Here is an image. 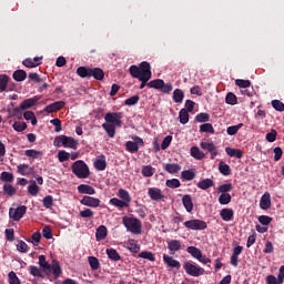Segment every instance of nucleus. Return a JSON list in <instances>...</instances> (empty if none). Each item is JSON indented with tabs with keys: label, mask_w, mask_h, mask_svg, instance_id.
<instances>
[{
	"label": "nucleus",
	"mask_w": 284,
	"mask_h": 284,
	"mask_svg": "<svg viewBox=\"0 0 284 284\" xmlns=\"http://www.w3.org/2000/svg\"><path fill=\"white\" fill-rule=\"evenodd\" d=\"M261 210H270L272 207V195L270 192H265L260 200Z\"/></svg>",
	"instance_id": "f3484780"
},
{
	"label": "nucleus",
	"mask_w": 284,
	"mask_h": 284,
	"mask_svg": "<svg viewBox=\"0 0 284 284\" xmlns=\"http://www.w3.org/2000/svg\"><path fill=\"white\" fill-rule=\"evenodd\" d=\"M9 284H21V281L19 280V276H17V273L14 271L9 272Z\"/></svg>",
	"instance_id": "e2e57ef3"
},
{
	"label": "nucleus",
	"mask_w": 284,
	"mask_h": 284,
	"mask_svg": "<svg viewBox=\"0 0 284 284\" xmlns=\"http://www.w3.org/2000/svg\"><path fill=\"white\" fill-rule=\"evenodd\" d=\"M191 156H193V159H196L197 161H203V159H205V153H203L201 149H199V146H192Z\"/></svg>",
	"instance_id": "7c9ffc66"
},
{
	"label": "nucleus",
	"mask_w": 284,
	"mask_h": 284,
	"mask_svg": "<svg viewBox=\"0 0 284 284\" xmlns=\"http://www.w3.org/2000/svg\"><path fill=\"white\" fill-rule=\"evenodd\" d=\"M196 123H207L210 121V115L207 113H199L195 116Z\"/></svg>",
	"instance_id": "680f3d73"
},
{
	"label": "nucleus",
	"mask_w": 284,
	"mask_h": 284,
	"mask_svg": "<svg viewBox=\"0 0 284 284\" xmlns=\"http://www.w3.org/2000/svg\"><path fill=\"white\" fill-rule=\"evenodd\" d=\"M225 152L229 156H234L235 159H243V151H241L240 149H232L227 146L225 149Z\"/></svg>",
	"instance_id": "473e14b6"
},
{
	"label": "nucleus",
	"mask_w": 284,
	"mask_h": 284,
	"mask_svg": "<svg viewBox=\"0 0 284 284\" xmlns=\"http://www.w3.org/2000/svg\"><path fill=\"white\" fill-rule=\"evenodd\" d=\"M183 270L189 276L199 277L203 276L205 274V268L192 263V262H185L183 264Z\"/></svg>",
	"instance_id": "423d86ee"
},
{
	"label": "nucleus",
	"mask_w": 284,
	"mask_h": 284,
	"mask_svg": "<svg viewBox=\"0 0 284 284\" xmlns=\"http://www.w3.org/2000/svg\"><path fill=\"white\" fill-rule=\"evenodd\" d=\"M42 203H43V207H45L47 210H50V207L54 205V197H52V195H47L43 197Z\"/></svg>",
	"instance_id": "603ef678"
},
{
	"label": "nucleus",
	"mask_w": 284,
	"mask_h": 284,
	"mask_svg": "<svg viewBox=\"0 0 284 284\" xmlns=\"http://www.w3.org/2000/svg\"><path fill=\"white\" fill-rule=\"evenodd\" d=\"M164 170L169 174H176L181 172V165L179 163H168L165 164Z\"/></svg>",
	"instance_id": "c85d7f7f"
},
{
	"label": "nucleus",
	"mask_w": 284,
	"mask_h": 284,
	"mask_svg": "<svg viewBox=\"0 0 284 284\" xmlns=\"http://www.w3.org/2000/svg\"><path fill=\"white\" fill-rule=\"evenodd\" d=\"M38 264L42 268V272H44L45 276H50V274H53L54 278H59V276H61V274L63 273V271L61 270V264H59V261L53 260L52 264H50L45 260V255L39 256Z\"/></svg>",
	"instance_id": "7ed1b4c3"
},
{
	"label": "nucleus",
	"mask_w": 284,
	"mask_h": 284,
	"mask_svg": "<svg viewBox=\"0 0 284 284\" xmlns=\"http://www.w3.org/2000/svg\"><path fill=\"white\" fill-rule=\"evenodd\" d=\"M71 170L78 179H88V176H90V168L83 160L75 161L72 164Z\"/></svg>",
	"instance_id": "39448f33"
},
{
	"label": "nucleus",
	"mask_w": 284,
	"mask_h": 284,
	"mask_svg": "<svg viewBox=\"0 0 284 284\" xmlns=\"http://www.w3.org/2000/svg\"><path fill=\"white\" fill-rule=\"evenodd\" d=\"M139 101H141V97L139 95H133L131 98H128L124 101V105H136V103H139Z\"/></svg>",
	"instance_id": "69168bd1"
},
{
	"label": "nucleus",
	"mask_w": 284,
	"mask_h": 284,
	"mask_svg": "<svg viewBox=\"0 0 284 284\" xmlns=\"http://www.w3.org/2000/svg\"><path fill=\"white\" fill-rule=\"evenodd\" d=\"M26 212H28V206L21 205L17 209L11 207L9 210V217L12 219V221H21L22 216H26Z\"/></svg>",
	"instance_id": "6e6552de"
},
{
	"label": "nucleus",
	"mask_w": 284,
	"mask_h": 284,
	"mask_svg": "<svg viewBox=\"0 0 284 284\" xmlns=\"http://www.w3.org/2000/svg\"><path fill=\"white\" fill-rule=\"evenodd\" d=\"M41 101V95H36L33 98L26 99L20 104V110H30V108H33L36 103H39Z\"/></svg>",
	"instance_id": "2eb2a0df"
},
{
	"label": "nucleus",
	"mask_w": 284,
	"mask_h": 284,
	"mask_svg": "<svg viewBox=\"0 0 284 284\" xmlns=\"http://www.w3.org/2000/svg\"><path fill=\"white\" fill-rule=\"evenodd\" d=\"M148 194H149L151 201H163L165 199V195L159 187H150L148 190Z\"/></svg>",
	"instance_id": "4468645a"
},
{
	"label": "nucleus",
	"mask_w": 284,
	"mask_h": 284,
	"mask_svg": "<svg viewBox=\"0 0 284 284\" xmlns=\"http://www.w3.org/2000/svg\"><path fill=\"white\" fill-rule=\"evenodd\" d=\"M110 203H111V205H114L115 207H121V209H123V207H130V204H128L126 202H124V201H122V200H119V199H116V197H112V199L110 200Z\"/></svg>",
	"instance_id": "a18cd8bd"
},
{
	"label": "nucleus",
	"mask_w": 284,
	"mask_h": 284,
	"mask_svg": "<svg viewBox=\"0 0 284 284\" xmlns=\"http://www.w3.org/2000/svg\"><path fill=\"white\" fill-rule=\"evenodd\" d=\"M139 258H144L146 261L154 262L156 261V257H154V253L150 251H143L139 254Z\"/></svg>",
	"instance_id": "49530a36"
},
{
	"label": "nucleus",
	"mask_w": 284,
	"mask_h": 284,
	"mask_svg": "<svg viewBox=\"0 0 284 284\" xmlns=\"http://www.w3.org/2000/svg\"><path fill=\"white\" fill-rule=\"evenodd\" d=\"M168 250L170 254L174 255L181 250V242L179 240H171L168 242Z\"/></svg>",
	"instance_id": "5701e85b"
},
{
	"label": "nucleus",
	"mask_w": 284,
	"mask_h": 284,
	"mask_svg": "<svg viewBox=\"0 0 284 284\" xmlns=\"http://www.w3.org/2000/svg\"><path fill=\"white\" fill-rule=\"evenodd\" d=\"M139 145H144V142L140 136H134L133 141L125 142L126 152L135 154V152H139Z\"/></svg>",
	"instance_id": "1a4fd4ad"
},
{
	"label": "nucleus",
	"mask_w": 284,
	"mask_h": 284,
	"mask_svg": "<svg viewBox=\"0 0 284 284\" xmlns=\"http://www.w3.org/2000/svg\"><path fill=\"white\" fill-rule=\"evenodd\" d=\"M183 99H185V93L181 89H175L173 91V101L174 103H183Z\"/></svg>",
	"instance_id": "f704fd0d"
},
{
	"label": "nucleus",
	"mask_w": 284,
	"mask_h": 284,
	"mask_svg": "<svg viewBox=\"0 0 284 284\" xmlns=\"http://www.w3.org/2000/svg\"><path fill=\"white\" fill-rule=\"evenodd\" d=\"M181 176L184 181H194L196 173L193 170H184L181 172Z\"/></svg>",
	"instance_id": "58836bf2"
},
{
	"label": "nucleus",
	"mask_w": 284,
	"mask_h": 284,
	"mask_svg": "<svg viewBox=\"0 0 284 284\" xmlns=\"http://www.w3.org/2000/svg\"><path fill=\"white\" fill-rule=\"evenodd\" d=\"M164 81L162 79H155L150 82H148V88H151L153 90H161Z\"/></svg>",
	"instance_id": "79ce46f5"
},
{
	"label": "nucleus",
	"mask_w": 284,
	"mask_h": 284,
	"mask_svg": "<svg viewBox=\"0 0 284 284\" xmlns=\"http://www.w3.org/2000/svg\"><path fill=\"white\" fill-rule=\"evenodd\" d=\"M225 102L227 103V105H236L239 103V99L234 93L229 92L226 94Z\"/></svg>",
	"instance_id": "de8ad7c7"
},
{
	"label": "nucleus",
	"mask_w": 284,
	"mask_h": 284,
	"mask_svg": "<svg viewBox=\"0 0 284 284\" xmlns=\"http://www.w3.org/2000/svg\"><path fill=\"white\" fill-rule=\"evenodd\" d=\"M163 262L165 263V265H168V267L181 270V262L174 260V257H172L168 254H163Z\"/></svg>",
	"instance_id": "a211bd4d"
},
{
	"label": "nucleus",
	"mask_w": 284,
	"mask_h": 284,
	"mask_svg": "<svg viewBox=\"0 0 284 284\" xmlns=\"http://www.w3.org/2000/svg\"><path fill=\"white\" fill-rule=\"evenodd\" d=\"M187 230H207V223L203 220H190L184 222Z\"/></svg>",
	"instance_id": "9d476101"
},
{
	"label": "nucleus",
	"mask_w": 284,
	"mask_h": 284,
	"mask_svg": "<svg viewBox=\"0 0 284 284\" xmlns=\"http://www.w3.org/2000/svg\"><path fill=\"white\" fill-rule=\"evenodd\" d=\"M89 265L91 270H99V267H101V263L99 262V258L94 256H89Z\"/></svg>",
	"instance_id": "13d9d810"
},
{
	"label": "nucleus",
	"mask_w": 284,
	"mask_h": 284,
	"mask_svg": "<svg viewBox=\"0 0 284 284\" xmlns=\"http://www.w3.org/2000/svg\"><path fill=\"white\" fill-rule=\"evenodd\" d=\"M123 113L122 112H108L104 115L105 123L102 124L110 139H114L116 134V128H123Z\"/></svg>",
	"instance_id": "f03ea898"
},
{
	"label": "nucleus",
	"mask_w": 284,
	"mask_h": 284,
	"mask_svg": "<svg viewBox=\"0 0 284 284\" xmlns=\"http://www.w3.org/2000/svg\"><path fill=\"white\" fill-rule=\"evenodd\" d=\"M91 77L95 79V81H103L105 79V72L101 68H93L91 69Z\"/></svg>",
	"instance_id": "bb28decb"
},
{
	"label": "nucleus",
	"mask_w": 284,
	"mask_h": 284,
	"mask_svg": "<svg viewBox=\"0 0 284 284\" xmlns=\"http://www.w3.org/2000/svg\"><path fill=\"white\" fill-rule=\"evenodd\" d=\"M78 192H79V194H89V195L97 194V190H94V187H92L88 184H80L78 186Z\"/></svg>",
	"instance_id": "b1692460"
},
{
	"label": "nucleus",
	"mask_w": 284,
	"mask_h": 284,
	"mask_svg": "<svg viewBox=\"0 0 284 284\" xmlns=\"http://www.w3.org/2000/svg\"><path fill=\"white\" fill-rule=\"evenodd\" d=\"M182 205L186 210V212H192L194 210V202H192V195L185 194L182 197Z\"/></svg>",
	"instance_id": "4be33fe9"
},
{
	"label": "nucleus",
	"mask_w": 284,
	"mask_h": 284,
	"mask_svg": "<svg viewBox=\"0 0 284 284\" xmlns=\"http://www.w3.org/2000/svg\"><path fill=\"white\" fill-rule=\"evenodd\" d=\"M118 195L122 199L124 203H128V205L132 203V196H130V192H128L125 189H120L118 191Z\"/></svg>",
	"instance_id": "72a5a7b5"
},
{
	"label": "nucleus",
	"mask_w": 284,
	"mask_h": 284,
	"mask_svg": "<svg viewBox=\"0 0 284 284\" xmlns=\"http://www.w3.org/2000/svg\"><path fill=\"white\" fill-rule=\"evenodd\" d=\"M241 254H243V246H235L231 255V265H233V267H239V256H241Z\"/></svg>",
	"instance_id": "dca6fc26"
},
{
	"label": "nucleus",
	"mask_w": 284,
	"mask_h": 284,
	"mask_svg": "<svg viewBox=\"0 0 284 284\" xmlns=\"http://www.w3.org/2000/svg\"><path fill=\"white\" fill-rule=\"evenodd\" d=\"M106 236H108V227H105V225H100L95 232V240L103 241Z\"/></svg>",
	"instance_id": "cd10ccee"
},
{
	"label": "nucleus",
	"mask_w": 284,
	"mask_h": 284,
	"mask_svg": "<svg viewBox=\"0 0 284 284\" xmlns=\"http://www.w3.org/2000/svg\"><path fill=\"white\" fill-rule=\"evenodd\" d=\"M179 119H180V123H182V125H185L186 123H189L190 122L189 111L185 109H181L180 113H179Z\"/></svg>",
	"instance_id": "e433bc0d"
},
{
	"label": "nucleus",
	"mask_w": 284,
	"mask_h": 284,
	"mask_svg": "<svg viewBox=\"0 0 284 284\" xmlns=\"http://www.w3.org/2000/svg\"><path fill=\"white\" fill-rule=\"evenodd\" d=\"M12 77L14 81L21 83L22 81H26V79H28V72H26V70L19 69L13 72Z\"/></svg>",
	"instance_id": "393cba45"
},
{
	"label": "nucleus",
	"mask_w": 284,
	"mask_h": 284,
	"mask_svg": "<svg viewBox=\"0 0 284 284\" xmlns=\"http://www.w3.org/2000/svg\"><path fill=\"white\" fill-rule=\"evenodd\" d=\"M58 160L60 161V163H65V161H70V153L65 151H59Z\"/></svg>",
	"instance_id": "338daca9"
},
{
	"label": "nucleus",
	"mask_w": 284,
	"mask_h": 284,
	"mask_svg": "<svg viewBox=\"0 0 284 284\" xmlns=\"http://www.w3.org/2000/svg\"><path fill=\"white\" fill-rule=\"evenodd\" d=\"M200 132H205L207 134H214V126L211 123H204L200 125Z\"/></svg>",
	"instance_id": "5fc2aeb1"
},
{
	"label": "nucleus",
	"mask_w": 284,
	"mask_h": 284,
	"mask_svg": "<svg viewBox=\"0 0 284 284\" xmlns=\"http://www.w3.org/2000/svg\"><path fill=\"white\" fill-rule=\"evenodd\" d=\"M241 128H243V123H239L236 125L229 126L226 129V134H229V136H234V134H236L239 132V130H241Z\"/></svg>",
	"instance_id": "8fccbe9b"
},
{
	"label": "nucleus",
	"mask_w": 284,
	"mask_h": 284,
	"mask_svg": "<svg viewBox=\"0 0 284 284\" xmlns=\"http://www.w3.org/2000/svg\"><path fill=\"white\" fill-rule=\"evenodd\" d=\"M200 148L211 153V160L214 161L219 156V149L214 145V142H201Z\"/></svg>",
	"instance_id": "9b49d317"
},
{
	"label": "nucleus",
	"mask_w": 284,
	"mask_h": 284,
	"mask_svg": "<svg viewBox=\"0 0 284 284\" xmlns=\"http://www.w3.org/2000/svg\"><path fill=\"white\" fill-rule=\"evenodd\" d=\"M272 108L277 112H284V103L281 100H273L271 102Z\"/></svg>",
	"instance_id": "052dcab7"
},
{
	"label": "nucleus",
	"mask_w": 284,
	"mask_h": 284,
	"mask_svg": "<svg viewBox=\"0 0 284 284\" xmlns=\"http://www.w3.org/2000/svg\"><path fill=\"white\" fill-rule=\"evenodd\" d=\"M12 128L16 132H23V130L28 129V124L26 122H14Z\"/></svg>",
	"instance_id": "0e129e2a"
},
{
	"label": "nucleus",
	"mask_w": 284,
	"mask_h": 284,
	"mask_svg": "<svg viewBox=\"0 0 284 284\" xmlns=\"http://www.w3.org/2000/svg\"><path fill=\"white\" fill-rule=\"evenodd\" d=\"M129 72L133 79H139L141 81L140 90H143V88L148 85V81L152 79V65H150V62L148 61H143L139 65H131Z\"/></svg>",
	"instance_id": "f257e3e1"
},
{
	"label": "nucleus",
	"mask_w": 284,
	"mask_h": 284,
	"mask_svg": "<svg viewBox=\"0 0 284 284\" xmlns=\"http://www.w3.org/2000/svg\"><path fill=\"white\" fill-rule=\"evenodd\" d=\"M95 170H99L100 172H103L105 168H108V162H105V156L102 155V159H98L94 162Z\"/></svg>",
	"instance_id": "4c0bfd02"
},
{
	"label": "nucleus",
	"mask_w": 284,
	"mask_h": 284,
	"mask_svg": "<svg viewBox=\"0 0 284 284\" xmlns=\"http://www.w3.org/2000/svg\"><path fill=\"white\" fill-rule=\"evenodd\" d=\"M219 170L223 176H230L232 174V169L223 161L220 162Z\"/></svg>",
	"instance_id": "a19ab883"
},
{
	"label": "nucleus",
	"mask_w": 284,
	"mask_h": 284,
	"mask_svg": "<svg viewBox=\"0 0 284 284\" xmlns=\"http://www.w3.org/2000/svg\"><path fill=\"white\" fill-rule=\"evenodd\" d=\"M217 201L220 205H230L232 203V195L230 193H221Z\"/></svg>",
	"instance_id": "c9c22d12"
},
{
	"label": "nucleus",
	"mask_w": 284,
	"mask_h": 284,
	"mask_svg": "<svg viewBox=\"0 0 284 284\" xmlns=\"http://www.w3.org/2000/svg\"><path fill=\"white\" fill-rule=\"evenodd\" d=\"M122 223L131 234H141V232H143V224L141 223V220L136 217L123 216Z\"/></svg>",
	"instance_id": "20e7f679"
},
{
	"label": "nucleus",
	"mask_w": 284,
	"mask_h": 284,
	"mask_svg": "<svg viewBox=\"0 0 284 284\" xmlns=\"http://www.w3.org/2000/svg\"><path fill=\"white\" fill-rule=\"evenodd\" d=\"M3 192L4 194H8V196H14V194H17V189L11 184H4Z\"/></svg>",
	"instance_id": "bf43d9fd"
},
{
	"label": "nucleus",
	"mask_w": 284,
	"mask_h": 284,
	"mask_svg": "<svg viewBox=\"0 0 284 284\" xmlns=\"http://www.w3.org/2000/svg\"><path fill=\"white\" fill-rule=\"evenodd\" d=\"M106 256L111 260V261H121V255L119 254V252L114 248H106Z\"/></svg>",
	"instance_id": "ea45409f"
},
{
	"label": "nucleus",
	"mask_w": 284,
	"mask_h": 284,
	"mask_svg": "<svg viewBox=\"0 0 284 284\" xmlns=\"http://www.w3.org/2000/svg\"><path fill=\"white\" fill-rule=\"evenodd\" d=\"M186 252L187 254H191L193 258H196V261H199V258H201V255L203 254V252H201V248L196 246L186 247Z\"/></svg>",
	"instance_id": "2f4dec72"
},
{
	"label": "nucleus",
	"mask_w": 284,
	"mask_h": 284,
	"mask_svg": "<svg viewBox=\"0 0 284 284\" xmlns=\"http://www.w3.org/2000/svg\"><path fill=\"white\" fill-rule=\"evenodd\" d=\"M232 190H234L232 183L222 184L217 187L220 194H227L229 192H232Z\"/></svg>",
	"instance_id": "c03bdc74"
},
{
	"label": "nucleus",
	"mask_w": 284,
	"mask_h": 284,
	"mask_svg": "<svg viewBox=\"0 0 284 284\" xmlns=\"http://www.w3.org/2000/svg\"><path fill=\"white\" fill-rule=\"evenodd\" d=\"M125 247H126V250H130L132 252V254H139V252H141V245H139L136 240L130 239L126 242Z\"/></svg>",
	"instance_id": "412c9836"
},
{
	"label": "nucleus",
	"mask_w": 284,
	"mask_h": 284,
	"mask_svg": "<svg viewBox=\"0 0 284 284\" xmlns=\"http://www.w3.org/2000/svg\"><path fill=\"white\" fill-rule=\"evenodd\" d=\"M26 156H30L31 159H38L39 156H43L41 151H37L34 149H29L24 151Z\"/></svg>",
	"instance_id": "864d4df0"
},
{
	"label": "nucleus",
	"mask_w": 284,
	"mask_h": 284,
	"mask_svg": "<svg viewBox=\"0 0 284 284\" xmlns=\"http://www.w3.org/2000/svg\"><path fill=\"white\" fill-rule=\"evenodd\" d=\"M0 180L4 183H12V181H14V175L10 172L3 171L0 175Z\"/></svg>",
	"instance_id": "09e8293b"
},
{
	"label": "nucleus",
	"mask_w": 284,
	"mask_h": 284,
	"mask_svg": "<svg viewBox=\"0 0 284 284\" xmlns=\"http://www.w3.org/2000/svg\"><path fill=\"white\" fill-rule=\"evenodd\" d=\"M65 108V102L64 101H57L53 102L44 108V112L47 114H52L54 112H59V110H63Z\"/></svg>",
	"instance_id": "ddd939ff"
},
{
	"label": "nucleus",
	"mask_w": 284,
	"mask_h": 284,
	"mask_svg": "<svg viewBox=\"0 0 284 284\" xmlns=\"http://www.w3.org/2000/svg\"><path fill=\"white\" fill-rule=\"evenodd\" d=\"M29 273L31 274V276H34L36 278H45L43 270L41 267L39 268V266H29Z\"/></svg>",
	"instance_id": "a878e982"
},
{
	"label": "nucleus",
	"mask_w": 284,
	"mask_h": 284,
	"mask_svg": "<svg viewBox=\"0 0 284 284\" xmlns=\"http://www.w3.org/2000/svg\"><path fill=\"white\" fill-rule=\"evenodd\" d=\"M17 250H18V252L26 254V252H28V250H30V247L28 246V244L24 241H19L17 244Z\"/></svg>",
	"instance_id": "774afa93"
},
{
	"label": "nucleus",
	"mask_w": 284,
	"mask_h": 284,
	"mask_svg": "<svg viewBox=\"0 0 284 284\" xmlns=\"http://www.w3.org/2000/svg\"><path fill=\"white\" fill-rule=\"evenodd\" d=\"M18 172L22 176H28V174H31L32 168H30L28 164H20L18 165Z\"/></svg>",
	"instance_id": "37998d69"
},
{
	"label": "nucleus",
	"mask_w": 284,
	"mask_h": 284,
	"mask_svg": "<svg viewBox=\"0 0 284 284\" xmlns=\"http://www.w3.org/2000/svg\"><path fill=\"white\" fill-rule=\"evenodd\" d=\"M39 185H37L36 181H32L31 185L28 186V192L31 196H37V194H39Z\"/></svg>",
	"instance_id": "6e6d98bb"
},
{
	"label": "nucleus",
	"mask_w": 284,
	"mask_h": 284,
	"mask_svg": "<svg viewBox=\"0 0 284 284\" xmlns=\"http://www.w3.org/2000/svg\"><path fill=\"white\" fill-rule=\"evenodd\" d=\"M220 216L222 221L230 223V221H234V210L233 209H222L220 211Z\"/></svg>",
	"instance_id": "6ab92c4d"
},
{
	"label": "nucleus",
	"mask_w": 284,
	"mask_h": 284,
	"mask_svg": "<svg viewBox=\"0 0 284 284\" xmlns=\"http://www.w3.org/2000/svg\"><path fill=\"white\" fill-rule=\"evenodd\" d=\"M80 203L81 205H85L87 207H99V205H101V200L92 197L90 195H84Z\"/></svg>",
	"instance_id": "f8f14e48"
},
{
	"label": "nucleus",
	"mask_w": 284,
	"mask_h": 284,
	"mask_svg": "<svg viewBox=\"0 0 284 284\" xmlns=\"http://www.w3.org/2000/svg\"><path fill=\"white\" fill-rule=\"evenodd\" d=\"M78 77H81V79H90L92 78V68L89 67H79L77 69Z\"/></svg>",
	"instance_id": "aec40b11"
},
{
	"label": "nucleus",
	"mask_w": 284,
	"mask_h": 284,
	"mask_svg": "<svg viewBox=\"0 0 284 284\" xmlns=\"http://www.w3.org/2000/svg\"><path fill=\"white\" fill-rule=\"evenodd\" d=\"M57 141L58 143H61L63 148H71V150H77V148H79V141L72 136L59 135L55 138L54 143H57Z\"/></svg>",
	"instance_id": "0eeeda50"
},
{
	"label": "nucleus",
	"mask_w": 284,
	"mask_h": 284,
	"mask_svg": "<svg viewBox=\"0 0 284 284\" xmlns=\"http://www.w3.org/2000/svg\"><path fill=\"white\" fill-rule=\"evenodd\" d=\"M199 190H210V187H214V180L204 179L197 183Z\"/></svg>",
	"instance_id": "c756f323"
},
{
	"label": "nucleus",
	"mask_w": 284,
	"mask_h": 284,
	"mask_svg": "<svg viewBox=\"0 0 284 284\" xmlns=\"http://www.w3.org/2000/svg\"><path fill=\"white\" fill-rule=\"evenodd\" d=\"M9 79L10 78L6 74L0 75V92H6Z\"/></svg>",
	"instance_id": "3c124183"
},
{
	"label": "nucleus",
	"mask_w": 284,
	"mask_h": 284,
	"mask_svg": "<svg viewBox=\"0 0 284 284\" xmlns=\"http://www.w3.org/2000/svg\"><path fill=\"white\" fill-rule=\"evenodd\" d=\"M142 175L146 179H150V176H154V168H152V165L143 166Z\"/></svg>",
	"instance_id": "4d7b16f0"
}]
</instances>
